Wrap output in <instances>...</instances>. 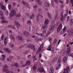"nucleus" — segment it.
Returning a JSON list of instances; mask_svg holds the SVG:
<instances>
[{"instance_id": "nucleus-1", "label": "nucleus", "mask_w": 73, "mask_h": 73, "mask_svg": "<svg viewBox=\"0 0 73 73\" xmlns=\"http://www.w3.org/2000/svg\"><path fill=\"white\" fill-rule=\"evenodd\" d=\"M16 12L15 9H12L11 11L9 13V17L10 18L13 17V16L16 15Z\"/></svg>"}, {"instance_id": "nucleus-2", "label": "nucleus", "mask_w": 73, "mask_h": 73, "mask_svg": "<svg viewBox=\"0 0 73 73\" xmlns=\"http://www.w3.org/2000/svg\"><path fill=\"white\" fill-rule=\"evenodd\" d=\"M62 24L60 23L57 28V33H58V32L60 31L62 29Z\"/></svg>"}, {"instance_id": "nucleus-3", "label": "nucleus", "mask_w": 73, "mask_h": 73, "mask_svg": "<svg viewBox=\"0 0 73 73\" xmlns=\"http://www.w3.org/2000/svg\"><path fill=\"white\" fill-rule=\"evenodd\" d=\"M28 48H30L33 50L34 51L36 50V49H35V46L33 45L32 44H29L28 46Z\"/></svg>"}, {"instance_id": "nucleus-4", "label": "nucleus", "mask_w": 73, "mask_h": 73, "mask_svg": "<svg viewBox=\"0 0 73 73\" xmlns=\"http://www.w3.org/2000/svg\"><path fill=\"white\" fill-rule=\"evenodd\" d=\"M22 3L25 6V7H27L29 8V7H30V6L29 4H28L27 2H25L24 1H22Z\"/></svg>"}, {"instance_id": "nucleus-5", "label": "nucleus", "mask_w": 73, "mask_h": 73, "mask_svg": "<svg viewBox=\"0 0 73 73\" xmlns=\"http://www.w3.org/2000/svg\"><path fill=\"white\" fill-rule=\"evenodd\" d=\"M43 49V44H42L40 45V47H39L38 49V50H37L36 52L37 53H38V52H40V51H41V50H42V49Z\"/></svg>"}, {"instance_id": "nucleus-6", "label": "nucleus", "mask_w": 73, "mask_h": 73, "mask_svg": "<svg viewBox=\"0 0 73 73\" xmlns=\"http://www.w3.org/2000/svg\"><path fill=\"white\" fill-rule=\"evenodd\" d=\"M1 18L2 20V21H1L2 23H8V21H5V18L4 17L1 16Z\"/></svg>"}, {"instance_id": "nucleus-7", "label": "nucleus", "mask_w": 73, "mask_h": 73, "mask_svg": "<svg viewBox=\"0 0 73 73\" xmlns=\"http://www.w3.org/2000/svg\"><path fill=\"white\" fill-rule=\"evenodd\" d=\"M8 68V66H7V65L5 64L3 68V72H4V71H5V70H6Z\"/></svg>"}, {"instance_id": "nucleus-8", "label": "nucleus", "mask_w": 73, "mask_h": 73, "mask_svg": "<svg viewBox=\"0 0 73 73\" xmlns=\"http://www.w3.org/2000/svg\"><path fill=\"white\" fill-rule=\"evenodd\" d=\"M3 50L5 52H7V53H11V50H9V48H4Z\"/></svg>"}, {"instance_id": "nucleus-9", "label": "nucleus", "mask_w": 73, "mask_h": 73, "mask_svg": "<svg viewBox=\"0 0 73 73\" xmlns=\"http://www.w3.org/2000/svg\"><path fill=\"white\" fill-rule=\"evenodd\" d=\"M40 16L41 17V18H42V15H40V14H38L36 17V20L37 21H40V18L39 17H40Z\"/></svg>"}, {"instance_id": "nucleus-10", "label": "nucleus", "mask_w": 73, "mask_h": 73, "mask_svg": "<svg viewBox=\"0 0 73 73\" xmlns=\"http://www.w3.org/2000/svg\"><path fill=\"white\" fill-rule=\"evenodd\" d=\"M68 35H71L72 36V35L73 34V30L72 29H70L68 31Z\"/></svg>"}, {"instance_id": "nucleus-11", "label": "nucleus", "mask_w": 73, "mask_h": 73, "mask_svg": "<svg viewBox=\"0 0 73 73\" xmlns=\"http://www.w3.org/2000/svg\"><path fill=\"white\" fill-rule=\"evenodd\" d=\"M0 5L1 6V8L2 10H5L6 9V7L5 5H1V3H0Z\"/></svg>"}, {"instance_id": "nucleus-12", "label": "nucleus", "mask_w": 73, "mask_h": 73, "mask_svg": "<svg viewBox=\"0 0 73 73\" xmlns=\"http://www.w3.org/2000/svg\"><path fill=\"white\" fill-rule=\"evenodd\" d=\"M70 46H69L67 48V51L66 52V54H69V53L70 52Z\"/></svg>"}, {"instance_id": "nucleus-13", "label": "nucleus", "mask_w": 73, "mask_h": 73, "mask_svg": "<svg viewBox=\"0 0 73 73\" xmlns=\"http://www.w3.org/2000/svg\"><path fill=\"white\" fill-rule=\"evenodd\" d=\"M1 56L2 58H1L0 60L2 61H4L5 59V57H6V56L3 54Z\"/></svg>"}, {"instance_id": "nucleus-14", "label": "nucleus", "mask_w": 73, "mask_h": 73, "mask_svg": "<svg viewBox=\"0 0 73 73\" xmlns=\"http://www.w3.org/2000/svg\"><path fill=\"white\" fill-rule=\"evenodd\" d=\"M64 70L66 72L68 73V72L69 71V67H67L66 69H64Z\"/></svg>"}, {"instance_id": "nucleus-15", "label": "nucleus", "mask_w": 73, "mask_h": 73, "mask_svg": "<svg viewBox=\"0 0 73 73\" xmlns=\"http://www.w3.org/2000/svg\"><path fill=\"white\" fill-rule=\"evenodd\" d=\"M8 38L7 36L4 39V42L5 45H6L7 44V39Z\"/></svg>"}, {"instance_id": "nucleus-16", "label": "nucleus", "mask_w": 73, "mask_h": 73, "mask_svg": "<svg viewBox=\"0 0 73 73\" xmlns=\"http://www.w3.org/2000/svg\"><path fill=\"white\" fill-rule=\"evenodd\" d=\"M54 70H53V67H51L50 69V73H53Z\"/></svg>"}, {"instance_id": "nucleus-17", "label": "nucleus", "mask_w": 73, "mask_h": 73, "mask_svg": "<svg viewBox=\"0 0 73 73\" xmlns=\"http://www.w3.org/2000/svg\"><path fill=\"white\" fill-rule=\"evenodd\" d=\"M33 7L35 11H36L37 9V8H38L37 5L36 4L35 5H34Z\"/></svg>"}, {"instance_id": "nucleus-18", "label": "nucleus", "mask_w": 73, "mask_h": 73, "mask_svg": "<svg viewBox=\"0 0 73 73\" xmlns=\"http://www.w3.org/2000/svg\"><path fill=\"white\" fill-rule=\"evenodd\" d=\"M47 15L48 16V17L50 19H51V18H52V15H50V14L49 13V12H48L47 13Z\"/></svg>"}, {"instance_id": "nucleus-19", "label": "nucleus", "mask_w": 73, "mask_h": 73, "mask_svg": "<svg viewBox=\"0 0 73 73\" xmlns=\"http://www.w3.org/2000/svg\"><path fill=\"white\" fill-rule=\"evenodd\" d=\"M31 61L30 60H27V61H26V65L27 66H29L30 65V64H31Z\"/></svg>"}, {"instance_id": "nucleus-20", "label": "nucleus", "mask_w": 73, "mask_h": 73, "mask_svg": "<svg viewBox=\"0 0 73 73\" xmlns=\"http://www.w3.org/2000/svg\"><path fill=\"white\" fill-rule=\"evenodd\" d=\"M9 28H11L12 29H16V27L15 26H12L11 25H10L8 26Z\"/></svg>"}, {"instance_id": "nucleus-21", "label": "nucleus", "mask_w": 73, "mask_h": 73, "mask_svg": "<svg viewBox=\"0 0 73 73\" xmlns=\"http://www.w3.org/2000/svg\"><path fill=\"white\" fill-rule=\"evenodd\" d=\"M35 17V15L34 14H33L32 15L29 17V19H33Z\"/></svg>"}, {"instance_id": "nucleus-22", "label": "nucleus", "mask_w": 73, "mask_h": 73, "mask_svg": "<svg viewBox=\"0 0 73 73\" xmlns=\"http://www.w3.org/2000/svg\"><path fill=\"white\" fill-rule=\"evenodd\" d=\"M70 24L71 25H72L73 24V19H71L69 20Z\"/></svg>"}, {"instance_id": "nucleus-23", "label": "nucleus", "mask_w": 73, "mask_h": 73, "mask_svg": "<svg viewBox=\"0 0 73 73\" xmlns=\"http://www.w3.org/2000/svg\"><path fill=\"white\" fill-rule=\"evenodd\" d=\"M23 34L25 36H27V35H28V32L27 31H24L23 32Z\"/></svg>"}, {"instance_id": "nucleus-24", "label": "nucleus", "mask_w": 73, "mask_h": 73, "mask_svg": "<svg viewBox=\"0 0 73 73\" xmlns=\"http://www.w3.org/2000/svg\"><path fill=\"white\" fill-rule=\"evenodd\" d=\"M14 23L16 25H18V26H19V27H20V24L19 23V22L17 21H15Z\"/></svg>"}, {"instance_id": "nucleus-25", "label": "nucleus", "mask_w": 73, "mask_h": 73, "mask_svg": "<svg viewBox=\"0 0 73 73\" xmlns=\"http://www.w3.org/2000/svg\"><path fill=\"white\" fill-rule=\"evenodd\" d=\"M66 60H67V58L66 56H65L63 60V62H66Z\"/></svg>"}, {"instance_id": "nucleus-26", "label": "nucleus", "mask_w": 73, "mask_h": 73, "mask_svg": "<svg viewBox=\"0 0 73 73\" xmlns=\"http://www.w3.org/2000/svg\"><path fill=\"white\" fill-rule=\"evenodd\" d=\"M52 45H50L48 46V48L47 49L48 50L50 51L51 50V48H52Z\"/></svg>"}, {"instance_id": "nucleus-27", "label": "nucleus", "mask_w": 73, "mask_h": 73, "mask_svg": "<svg viewBox=\"0 0 73 73\" xmlns=\"http://www.w3.org/2000/svg\"><path fill=\"white\" fill-rule=\"evenodd\" d=\"M10 37L12 40H14V41L15 40V37H14V36L12 35H10Z\"/></svg>"}, {"instance_id": "nucleus-28", "label": "nucleus", "mask_w": 73, "mask_h": 73, "mask_svg": "<svg viewBox=\"0 0 73 73\" xmlns=\"http://www.w3.org/2000/svg\"><path fill=\"white\" fill-rule=\"evenodd\" d=\"M33 68L34 70H36V69H37V66H36V65H35L33 66Z\"/></svg>"}, {"instance_id": "nucleus-29", "label": "nucleus", "mask_w": 73, "mask_h": 73, "mask_svg": "<svg viewBox=\"0 0 73 73\" xmlns=\"http://www.w3.org/2000/svg\"><path fill=\"white\" fill-rule=\"evenodd\" d=\"M17 38L18 40H22V37L21 36H17Z\"/></svg>"}, {"instance_id": "nucleus-30", "label": "nucleus", "mask_w": 73, "mask_h": 73, "mask_svg": "<svg viewBox=\"0 0 73 73\" xmlns=\"http://www.w3.org/2000/svg\"><path fill=\"white\" fill-rule=\"evenodd\" d=\"M14 65H13L12 66H16L17 67H18L19 66V64L17 62H15L14 63Z\"/></svg>"}, {"instance_id": "nucleus-31", "label": "nucleus", "mask_w": 73, "mask_h": 73, "mask_svg": "<svg viewBox=\"0 0 73 73\" xmlns=\"http://www.w3.org/2000/svg\"><path fill=\"white\" fill-rule=\"evenodd\" d=\"M38 70L40 72H44V69L43 68H42V69L40 68Z\"/></svg>"}, {"instance_id": "nucleus-32", "label": "nucleus", "mask_w": 73, "mask_h": 73, "mask_svg": "<svg viewBox=\"0 0 73 73\" xmlns=\"http://www.w3.org/2000/svg\"><path fill=\"white\" fill-rule=\"evenodd\" d=\"M50 6V4L48 3H46V7H49Z\"/></svg>"}, {"instance_id": "nucleus-33", "label": "nucleus", "mask_w": 73, "mask_h": 73, "mask_svg": "<svg viewBox=\"0 0 73 73\" xmlns=\"http://www.w3.org/2000/svg\"><path fill=\"white\" fill-rule=\"evenodd\" d=\"M9 46H11V48H13V47L14 46V45H13V44L11 43H10L9 44Z\"/></svg>"}, {"instance_id": "nucleus-34", "label": "nucleus", "mask_w": 73, "mask_h": 73, "mask_svg": "<svg viewBox=\"0 0 73 73\" xmlns=\"http://www.w3.org/2000/svg\"><path fill=\"white\" fill-rule=\"evenodd\" d=\"M5 13L6 15H7V16H8V15H9V12H8V11L7 10H6L5 11Z\"/></svg>"}, {"instance_id": "nucleus-35", "label": "nucleus", "mask_w": 73, "mask_h": 73, "mask_svg": "<svg viewBox=\"0 0 73 73\" xmlns=\"http://www.w3.org/2000/svg\"><path fill=\"white\" fill-rule=\"evenodd\" d=\"M49 23V20L48 19H46V25H48Z\"/></svg>"}, {"instance_id": "nucleus-36", "label": "nucleus", "mask_w": 73, "mask_h": 73, "mask_svg": "<svg viewBox=\"0 0 73 73\" xmlns=\"http://www.w3.org/2000/svg\"><path fill=\"white\" fill-rule=\"evenodd\" d=\"M57 39H55L53 41V44H56V43L57 42Z\"/></svg>"}, {"instance_id": "nucleus-37", "label": "nucleus", "mask_w": 73, "mask_h": 73, "mask_svg": "<svg viewBox=\"0 0 73 73\" xmlns=\"http://www.w3.org/2000/svg\"><path fill=\"white\" fill-rule=\"evenodd\" d=\"M11 7H12V6L10 4H9L8 5V8L9 10H11Z\"/></svg>"}, {"instance_id": "nucleus-38", "label": "nucleus", "mask_w": 73, "mask_h": 73, "mask_svg": "<svg viewBox=\"0 0 73 73\" xmlns=\"http://www.w3.org/2000/svg\"><path fill=\"white\" fill-rule=\"evenodd\" d=\"M21 15L20 14H17L16 15V17H21Z\"/></svg>"}, {"instance_id": "nucleus-39", "label": "nucleus", "mask_w": 73, "mask_h": 73, "mask_svg": "<svg viewBox=\"0 0 73 73\" xmlns=\"http://www.w3.org/2000/svg\"><path fill=\"white\" fill-rule=\"evenodd\" d=\"M67 16H68V14H65L64 15V17L63 19V20H64V19L65 18V17H67Z\"/></svg>"}, {"instance_id": "nucleus-40", "label": "nucleus", "mask_w": 73, "mask_h": 73, "mask_svg": "<svg viewBox=\"0 0 73 73\" xmlns=\"http://www.w3.org/2000/svg\"><path fill=\"white\" fill-rule=\"evenodd\" d=\"M54 29V27H53V26H52L50 28L49 30L50 31H52V29Z\"/></svg>"}, {"instance_id": "nucleus-41", "label": "nucleus", "mask_w": 73, "mask_h": 73, "mask_svg": "<svg viewBox=\"0 0 73 73\" xmlns=\"http://www.w3.org/2000/svg\"><path fill=\"white\" fill-rule=\"evenodd\" d=\"M27 23L28 24H29V25H31V21H27Z\"/></svg>"}, {"instance_id": "nucleus-42", "label": "nucleus", "mask_w": 73, "mask_h": 73, "mask_svg": "<svg viewBox=\"0 0 73 73\" xmlns=\"http://www.w3.org/2000/svg\"><path fill=\"white\" fill-rule=\"evenodd\" d=\"M42 28L43 29L45 30L46 29V25H43L42 26Z\"/></svg>"}, {"instance_id": "nucleus-43", "label": "nucleus", "mask_w": 73, "mask_h": 73, "mask_svg": "<svg viewBox=\"0 0 73 73\" xmlns=\"http://www.w3.org/2000/svg\"><path fill=\"white\" fill-rule=\"evenodd\" d=\"M38 4L39 5H41V4H42V2L41 1H40L38 3Z\"/></svg>"}, {"instance_id": "nucleus-44", "label": "nucleus", "mask_w": 73, "mask_h": 73, "mask_svg": "<svg viewBox=\"0 0 73 73\" xmlns=\"http://www.w3.org/2000/svg\"><path fill=\"white\" fill-rule=\"evenodd\" d=\"M10 71V70H7L5 71L4 72H6V73H9Z\"/></svg>"}, {"instance_id": "nucleus-45", "label": "nucleus", "mask_w": 73, "mask_h": 73, "mask_svg": "<svg viewBox=\"0 0 73 73\" xmlns=\"http://www.w3.org/2000/svg\"><path fill=\"white\" fill-rule=\"evenodd\" d=\"M61 58H59L58 60V64H60V62H61Z\"/></svg>"}, {"instance_id": "nucleus-46", "label": "nucleus", "mask_w": 73, "mask_h": 73, "mask_svg": "<svg viewBox=\"0 0 73 73\" xmlns=\"http://www.w3.org/2000/svg\"><path fill=\"white\" fill-rule=\"evenodd\" d=\"M13 5L14 7H16V5H16V3L15 2H13Z\"/></svg>"}, {"instance_id": "nucleus-47", "label": "nucleus", "mask_w": 73, "mask_h": 73, "mask_svg": "<svg viewBox=\"0 0 73 73\" xmlns=\"http://www.w3.org/2000/svg\"><path fill=\"white\" fill-rule=\"evenodd\" d=\"M4 38V35L3 34H2V36H1V40H3Z\"/></svg>"}, {"instance_id": "nucleus-48", "label": "nucleus", "mask_w": 73, "mask_h": 73, "mask_svg": "<svg viewBox=\"0 0 73 73\" xmlns=\"http://www.w3.org/2000/svg\"><path fill=\"white\" fill-rule=\"evenodd\" d=\"M33 58H34L33 61H35L37 60V58H36V57H35V56H33Z\"/></svg>"}, {"instance_id": "nucleus-49", "label": "nucleus", "mask_w": 73, "mask_h": 73, "mask_svg": "<svg viewBox=\"0 0 73 73\" xmlns=\"http://www.w3.org/2000/svg\"><path fill=\"white\" fill-rule=\"evenodd\" d=\"M65 32L64 31H61L60 34V35H62V34H64V33H65Z\"/></svg>"}, {"instance_id": "nucleus-50", "label": "nucleus", "mask_w": 73, "mask_h": 73, "mask_svg": "<svg viewBox=\"0 0 73 73\" xmlns=\"http://www.w3.org/2000/svg\"><path fill=\"white\" fill-rule=\"evenodd\" d=\"M49 41H50V42L52 41V38L49 37Z\"/></svg>"}, {"instance_id": "nucleus-51", "label": "nucleus", "mask_w": 73, "mask_h": 73, "mask_svg": "<svg viewBox=\"0 0 73 73\" xmlns=\"http://www.w3.org/2000/svg\"><path fill=\"white\" fill-rule=\"evenodd\" d=\"M52 49L51 50V52L52 53H54V47H52Z\"/></svg>"}, {"instance_id": "nucleus-52", "label": "nucleus", "mask_w": 73, "mask_h": 73, "mask_svg": "<svg viewBox=\"0 0 73 73\" xmlns=\"http://www.w3.org/2000/svg\"><path fill=\"white\" fill-rule=\"evenodd\" d=\"M54 1L56 3V4H58V1L57 0H54Z\"/></svg>"}, {"instance_id": "nucleus-53", "label": "nucleus", "mask_w": 73, "mask_h": 73, "mask_svg": "<svg viewBox=\"0 0 73 73\" xmlns=\"http://www.w3.org/2000/svg\"><path fill=\"white\" fill-rule=\"evenodd\" d=\"M3 12L0 10V15L1 16H3Z\"/></svg>"}, {"instance_id": "nucleus-54", "label": "nucleus", "mask_w": 73, "mask_h": 73, "mask_svg": "<svg viewBox=\"0 0 73 73\" xmlns=\"http://www.w3.org/2000/svg\"><path fill=\"white\" fill-rule=\"evenodd\" d=\"M56 59L55 58H54L52 60V61L53 62H55V61H56Z\"/></svg>"}, {"instance_id": "nucleus-55", "label": "nucleus", "mask_w": 73, "mask_h": 73, "mask_svg": "<svg viewBox=\"0 0 73 73\" xmlns=\"http://www.w3.org/2000/svg\"><path fill=\"white\" fill-rule=\"evenodd\" d=\"M25 15L27 16H29V13H26L25 14Z\"/></svg>"}, {"instance_id": "nucleus-56", "label": "nucleus", "mask_w": 73, "mask_h": 73, "mask_svg": "<svg viewBox=\"0 0 73 73\" xmlns=\"http://www.w3.org/2000/svg\"><path fill=\"white\" fill-rule=\"evenodd\" d=\"M65 29H66V27L65 26L64 28H63V31H64V32H65V31H65Z\"/></svg>"}, {"instance_id": "nucleus-57", "label": "nucleus", "mask_w": 73, "mask_h": 73, "mask_svg": "<svg viewBox=\"0 0 73 73\" xmlns=\"http://www.w3.org/2000/svg\"><path fill=\"white\" fill-rule=\"evenodd\" d=\"M40 1V0H35V1H36V3H38V2H39V1Z\"/></svg>"}, {"instance_id": "nucleus-58", "label": "nucleus", "mask_w": 73, "mask_h": 73, "mask_svg": "<svg viewBox=\"0 0 73 73\" xmlns=\"http://www.w3.org/2000/svg\"><path fill=\"white\" fill-rule=\"evenodd\" d=\"M40 35L42 37H44V34L43 33H41L40 34Z\"/></svg>"}, {"instance_id": "nucleus-59", "label": "nucleus", "mask_w": 73, "mask_h": 73, "mask_svg": "<svg viewBox=\"0 0 73 73\" xmlns=\"http://www.w3.org/2000/svg\"><path fill=\"white\" fill-rule=\"evenodd\" d=\"M50 32H48L47 33L46 35V36H48L49 34H50Z\"/></svg>"}, {"instance_id": "nucleus-60", "label": "nucleus", "mask_w": 73, "mask_h": 73, "mask_svg": "<svg viewBox=\"0 0 73 73\" xmlns=\"http://www.w3.org/2000/svg\"><path fill=\"white\" fill-rule=\"evenodd\" d=\"M57 17H58V15H57V14H56V15H55V19H56V18H57Z\"/></svg>"}, {"instance_id": "nucleus-61", "label": "nucleus", "mask_w": 73, "mask_h": 73, "mask_svg": "<svg viewBox=\"0 0 73 73\" xmlns=\"http://www.w3.org/2000/svg\"><path fill=\"white\" fill-rule=\"evenodd\" d=\"M41 40H42L41 38H40L38 40H37L36 41V42H38V40H39V41H41Z\"/></svg>"}, {"instance_id": "nucleus-62", "label": "nucleus", "mask_w": 73, "mask_h": 73, "mask_svg": "<svg viewBox=\"0 0 73 73\" xmlns=\"http://www.w3.org/2000/svg\"><path fill=\"white\" fill-rule=\"evenodd\" d=\"M9 58H10V59H12V58H13V56H10Z\"/></svg>"}, {"instance_id": "nucleus-63", "label": "nucleus", "mask_w": 73, "mask_h": 73, "mask_svg": "<svg viewBox=\"0 0 73 73\" xmlns=\"http://www.w3.org/2000/svg\"><path fill=\"white\" fill-rule=\"evenodd\" d=\"M70 56L71 57H72V58H73V54H70Z\"/></svg>"}, {"instance_id": "nucleus-64", "label": "nucleus", "mask_w": 73, "mask_h": 73, "mask_svg": "<svg viewBox=\"0 0 73 73\" xmlns=\"http://www.w3.org/2000/svg\"><path fill=\"white\" fill-rule=\"evenodd\" d=\"M63 17H64V16H63V15H61V19H60V20H62Z\"/></svg>"}]
</instances>
